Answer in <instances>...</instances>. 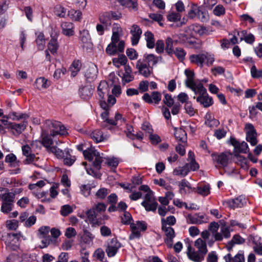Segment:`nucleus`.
<instances>
[{"mask_svg":"<svg viewBox=\"0 0 262 262\" xmlns=\"http://www.w3.org/2000/svg\"><path fill=\"white\" fill-rule=\"evenodd\" d=\"M162 60L161 56H156L153 54H145L142 58L137 60L136 68L140 74L148 77L152 73L153 67Z\"/></svg>","mask_w":262,"mask_h":262,"instance_id":"1","label":"nucleus"},{"mask_svg":"<svg viewBox=\"0 0 262 262\" xmlns=\"http://www.w3.org/2000/svg\"><path fill=\"white\" fill-rule=\"evenodd\" d=\"M83 155L85 159L92 162L93 168H87L85 167L87 173L97 177L98 174L96 171L101 169V164L103 161V157L100 154L94 147H91L83 151Z\"/></svg>","mask_w":262,"mask_h":262,"instance_id":"2","label":"nucleus"},{"mask_svg":"<svg viewBox=\"0 0 262 262\" xmlns=\"http://www.w3.org/2000/svg\"><path fill=\"white\" fill-rule=\"evenodd\" d=\"M219 224L216 222H211L209 227L208 230L212 233V236L214 240L212 238L208 239L207 241L208 245L212 246L214 241H221L223 238H228L230 236V232L229 228L226 226H222L221 227L220 231L219 232Z\"/></svg>","mask_w":262,"mask_h":262,"instance_id":"3","label":"nucleus"},{"mask_svg":"<svg viewBox=\"0 0 262 262\" xmlns=\"http://www.w3.org/2000/svg\"><path fill=\"white\" fill-rule=\"evenodd\" d=\"M43 128L45 132H50V135L53 137L57 135H65L68 133L61 123L56 121L46 120L43 124Z\"/></svg>","mask_w":262,"mask_h":262,"instance_id":"4","label":"nucleus"},{"mask_svg":"<svg viewBox=\"0 0 262 262\" xmlns=\"http://www.w3.org/2000/svg\"><path fill=\"white\" fill-rule=\"evenodd\" d=\"M189 59L192 63L196 64L201 68L203 67L204 63L207 66H210L214 61L213 55L209 53L193 54L190 56Z\"/></svg>","mask_w":262,"mask_h":262,"instance_id":"5","label":"nucleus"},{"mask_svg":"<svg viewBox=\"0 0 262 262\" xmlns=\"http://www.w3.org/2000/svg\"><path fill=\"white\" fill-rule=\"evenodd\" d=\"M215 166L217 167H225L231 162L232 154L230 152H214L211 155Z\"/></svg>","mask_w":262,"mask_h":262,"instance_id":"6","label":"nucleus"},{"mask_svg":"<svg viewBox=\"0 0 262 262\" xmlns=\"http://www.w3.org/2000/svg\"><path fill=\"white\" fill-rule=\"evenodd\" d=\"M192 91L195 95H199L196 98V101L203 105L204 107H208L213 104L212 99L208 96L206 89L203 85H199V88Z\"/></svg>","mask_w":262,"mask_h":262,"instance_id":"7","label":"nucleus"},{"mask_svg":"<svg viewBox=\"0 0 262 262\" xmlns=\"http://www.w3.org/2000/svg\"><path fill=\"white\" fill-rule=\"evenodd\" d=\"M15 194L12 192L4 193L2 195V203L1 210L2 212L8 214L12 210L14 206Z\"/></svg>","mask_w":262,"mask_h":262,"instance_id":"8","label":"nucleus"},{"mask_svg":"<svg viewBox=\"0 0 262 262\" xmlns=\"http://www.w3.org/2000/svg\"><path fill=\"white\" fill-rule=\"evenodd\" d=\"M23 236L20 232L17 233H7L3 236V241H4L6 246L10 249L15 250L18 248L19 239Z\"/></svg>","mask_w":262,"mask_h":262,"instance_id":"9","label":"nucleus"},{"mask_svg":"<svg viewBox=\"0 0 262 262\" xmlns=\"http://www.w3.org/2000/svg\"><path fill=\"white\" fill-rule=\"evenodd\" d=\"M132 233L129 236V239L139 238L141 236V232L144 231L147 229V224L144 221H137L130 225Z\"/></svg>","mask_w":262,"mask_h":262,"instance_id":"10","label":"nucleus"},{"mask_svg":"<svg viewBox=\"0 0 262 262\" xmlns=\"http://www.w3.org/2000/svg\"><path fill=\"white\" fill-rule=\"evenodd\" d=\"M245 129L246 130V140L252 146H255L257 143V134L253 125L251 123H247Z\"/></svg>","mask_w":262,"mask_h":262,"instance_id":"11","label":"nucleus"},{"mask_svg":"<svg viewBox=\"0 0 262 262\" xmlns=\"http://www.w3.org/2000/svg\"><path fill=\"white\" fill-rule=\"evenodd\" d=\"M185 74L187 77L185 81V85L192 91H194L195 89L199 88V85H203L201 82L194 80V73L193 71L186 69L185 71Z\"/></svg>","mask_w":262,"mask_h":262,"instance_id":"12","label":"nucleus"},{"mask_svg":"<svg viewBox=\"0 0 262 262\" xmlns=\"http://www.w3.org/2000/svg\"><path fill=\"white\" fill-rule=\"evenodd\" d=\"M187 222L192 224H202L208 222L207 216L203 213L188 214L186 217Z\"/></svg>","mask_w":262,"mask_h":262,"instance_id":"13","label":"nucleus"},{"mask_svg":"<svg viewBox=\"0 0 262 262\" xmlns=\"http://www.w3.org/2000/svg\"><path fill=\"white\" fill-rule=\"evenodd\" d=\"M121 247V244L116 238H112L108 242L107 247L105 249L107 255L108 257L114 256Z\"/></svg>","mask_w":262,"mask_h":262,"instance_id":"14","label":"nucleus"},{"mask_svg":"<svg viewBox=\"0 0 262 262\" xmlns=\"http://www.w3.org/2000/svg\"><path fill=\"white\" fill-rule=\"evenodd\" d=\"M185 32L188 35H190L191 36H193L197 34L200 35L208 34V30L205 27L197 24L190 25L186 30Z\"/></svg>","mask_w":262,"mask_h":262,"instance_id":"15","label":"nucleus"},{"mask_svg":"<svg viewBox=\"0 0 262 262\" xmlns=\"http://www.w3.org/2000/svg\"><path fill=\"white\" fill-rule=\"evenodd\" d=\"M162 230L164 232L166 237L164 242L167 247L172 248L173 246V238L176 236L175 232L172 227H161Z\"/></svg>","mask_w":262,"mask_h":262,"instance_id":"16","label":"nucleus"},{"mask_svg":"<svg viewBox=\"0 0 262 262\" xmlns=\"http://www.w3.org/2000/svg\"><path fill=\"white\" fill-rule=\"evenodd\" d=\"M23 121L20 123H15L12 122L10 127L9 129V132L15 136H18L21 134L25 130L27 125V120L23 119Z\"/></svg>","mask_w":262,"mask_h":262,"instance_id":"17","label":"nucleus"},{"mask_svg":"<svg viewBox=\"0 0 262 262\" xmlns=\"http://www.w3.org/2000/svg\"><path fill=\"white\" fill-rule=\"evenodd\" d=\"M130 33L131 34V42L133 46L137 45L140 39L142 31L140 27L136 24L132 26Z\"/></svg>","mask_w":262,"mask_h":262,"instance_id":"18","label":"nucleus"},{"mask_svg":"<svg viewBox=\"0 0 262 262\" xmlns=\"http://www.w3.org/2000/svg\"><path fill=\"white\" fill-rule=\"evenodd\" d=\"M85 215L86 216L85 221L90 223L92 227L99 226L102 224L101 222L97 219V214L94 209H88L85 212Z\"/></svg>","mask_w":262,"mask_h":262,"instance_id":"19","label":"nucleus"},{"mask_svg":"<svg viewBox=\"0 0 262 262\" xmlns=\"http://www.w3.org/2000/svg\"><path fill=\"white\" fill-rule=\"evenodd\" d=\"M230 143L234 146L236 152L246 154L249 151L248 145L245 141L239 143L235 138H231Z\"/></svg>","mask_w":262,"mask_h":262,"instance_id":"20","label":"nucleus"},{"mask_svg":"<svg viewBox=\"0 0 262 262\" xmlns=\"http://www.w3.org/2000/svg\"><path fill=\"white\" fill-rule=\"evenodd\" d=\"M187 254L189 259L195 262L202 261L204 259L205 255L199 251H195L189 244L187 246Z\"/></svg>","mask_w":262,"mask_h":262,"instance_id":"21","label":"nucleus"},{"mask_svg":"<svg viewBox=\"0 0 262 262\" xmlns=\"http://www.w3.org/2000/svg\"><path fill=\"white\" fill-rule=\"evenodd\" d=\"M110 88L108 84L105 81H101L97 88L98 95L101 100H104L108 95Z\"/></svg>","mask_w":262,"mask_h":262,"instance_id":"22","label":"nucleus"},{"mask_svg":"<svg viewBox=\"0 0 262 262\" xmlns=\"http://www.w3.org/2000/svg\"><path fill=\"white\" fill-rule=\"evenodd\" d=\"M189 7L187 16L190 19H194L196 17H199L200 13L203 14L200 7L196 4H190Z\"/></svg>","mask_w":262,"mask_h":262,"instance_id":"23","label":"nucleus"},{"mask_svg":"<svg viewBox=\"0 0 262 262\" xmlns=\"http://www.w3.org/2000/svg\"><path fill=\"white\" fill-rule=\"evenodd\" d=\"M245 198L242 196H239L234 199L228 200L227 203L229 207L232 208L242 207L245 203Z\"/></svg>","mask_w":262,"mask_h":262,"instance_id":"24","label":"nucleus"},{"mask_svg":"<svg viewBox=\"0 0 262 262\" xmlns=\"http://www.w3.org/2000/svg\"><path fill=\"white\" fill-rule=\"evenodd\" d=\"M193 191L202 196H207L210 193V187L209 184H199L192 188Z\"/></svg>","mask_w":262,"mask_h":262,"instance_id":"25","label":"nucleus"},{"mask_svg":"<svg viewBox=\"0 0 262 262\" xmlns=\"http://www.w3.org/2000/svg\"><path fill=\"white\" fill-rule=\"evenodd\" d=\"M59 48V43L57 41V37L51 35V39L48 44V50L53 55H56Z\"/></svg>","mask_w":262,"mask_h":262,"instance_id":"26","label":"nucleus"},{"mask_svg":"<svg viewBox=\"0 0 262 262\" xmlns=\"http://www.w3.org/2000/svg\"><path fill=\"white\" fill-rule=\"evenodd\" d=\"M175 36H172V38H167L165 43L166 47L165 50L169 55H172L173 52V45H176L177 43V39L175 38Z\"/></svg>","mask_w":262,"mask_h":262,"instance_id":"27","label":"nucleus"},{"mask_svg":"<svg viewBox=\"0 0 262 262\" xmlns=\"http://www.w3.org/2000/svg\"><path fill=\"white\" fill-rule=\"evenodd\" d=\"M62 33L66 36H72L74 35V25L69 22H64L61 24Z\"/></svg>","mask_w":262,"mask_h":262,"instance_id":"28","label":"nucleus"},{"mask_svg":"<svg viewBox=\"0 0 262 262\" xmlns=\"http://www.w3.org/2000/svg\"><path fill=\"white\" fill-rule=\"evenodd\" d=\"M120 4L124 7L131 9L134 11L138 10L137 0H116Z\"/></svg>","mask_w":262,"mask_h":262,"instance_id":"29","label":"nucleus"},{"mask_svg":"<svg viewBox=\"0 0 262 262\" xmlns=\"http://www.w3.org/2000/svg\"><path fill=\"white\" fill-rule=\"evenodd\" d=\"M34 85L37 89L41 90L48 88L50 85V83L48 79L45 77H41L36 79Z\"/></svg>","mask_w":262,"mask_h":262,"instance_id":"30","label":"nucleus"},{"mask_svg":"<svg viewBox=\"0 0 262 262\" xmlns=\"http://www.w3.org/2000/svg\"><path fill=\"white\" fill-rule=\"evenodd\" d=\"M6 119H10L14 121H19L21 119L28 120L29 115L27 114H18L16 112H12L9 113L7 116L3 117Z\"/></svg>","mask_w":262,"mask_h":262,"instance_id":"31","label":"nucleus"},{"mask_svg":"<svg viewBox=\"0 0 262 262\" xmlns=\"http://www.w3.org/2000/svg\"><path fill=\"white\" fill-rule=\"evenodd\" d=\"M112 32L113 34L111 40L113 42H118L119 41L120 37L122 35V28L118 24H115L113 27Z\"/></svg>","mask_w":262,"mask_h":262,"instance_id":"32","label":"nucleus"},{"mask_svg":"<svg viewBox=\"0 0 262 262\" xmlns=\"http://www.w3.org/2000/svg\"><path fill=\"white\" fill-rule=\"evenodd\" d=\"M22 151L23 154L26 156V159L24 161L25 164H29L34 161L35 156L33 154H31V150L30 147L26 145L22 147Z\"/></svg>","mask_w":262,"mask_h":262,"instance_id":"33","label":"nucleus"},{"mask_svg":"<svg viewBox=\"0 0 262 262\" xmlns=\"http://www.w3.org/2000/svg\"><path fill=\"white\" fill-rule=\"evenodd\" d=\"M194 246L198 250V251L203 254L207 253V248L206 242L202 238H199L194 242Z\"/></svg>","mask_w":262,"mask_h":262,"instance_id":"34","label":"nucleus"},{"mask_svg":"<svg viewBox=\"0 0 262 262\" xmlns=\"http://www.w3.org/2000/svg\"><path fill=\"white\" fill-rule=\"evenodd\" d=\"M128 60L127 57L123 54L119 55L118 57L112 59V63L116 68H119L121 66H125Z\"/></svg>","mask_w":262,"mask_h":262,"instance_id":"35","label":"nucleus"},{"mask_svg":"<svg viewBox=\"0 0 262 262\" xmlns=\"http://www.w3.org/2000/svg\"><path fill=\"white\" fill-rule=\"evenodd\" d=\"M91 138L96 143L103 141L107 139L105 136H104L102 132L99 129L94 130L90 135Z\"/></svg>","mask_w":262,"mask_h":262,"instance_id":"36","label":"nucleus"},{"mask_svg":"<svg viewBox=\"0 0 262 262\" xmlns=\"http://www.w3.org/2000/svg\"><path fill=\"white\" fill-rule=\"evenodd\" d=\"M71 150L69 148L65 149V157L63 158V163L67 166H71L75 161V156L71 155Z\"/></svg>","mask_w":262,"mask_h":262,"instance_id":"37","label":"nucleus"},{"mask_svg":"<svg viewBox=\"0 0 262 262\" xmlns=\"http://www.w3.org/2000/svg\"><path fill=\"white\" fill-rule=\"evenodd\" d=\"M176 222V219L173 215H170L166 218L162 217L161 219V227H171L172 226L175 225Z\"/></svg>","mask_w":262,"mask_h":262,"instance_id":"38","label":"nucleus"},{"mask_svg":"<svg viewBox=\"0 0 262 262\" xmlns=\"http://www.w3.org/2000/svg\"><path fill=\"white\" fill-rule=\"evenodd\" d=\"M146 41V46L149 49H152L155 46V39L154 34L150 31L145 32L144 34Z\"/></svg>","mask_w":262,"mask_h":262,"instance_id":"39","label":"nucleus"},{"mask_svg":"<svg viewBox=\"0 0 262 262\" xmlns=\"http://www.w3.org/2000/svg\"><path fill=\"white\" fill-rule=\"evenodd\" d=\"M205 124L208 126L213 128L217 127L219 124L220 122L218 120L215 119L210 113H207L206 115V121Z\"/></svg>","mask_w":262,"mask_h":262,"instance_id":"40","label":"nucleus"},{"mask_svg":"<svg viewBox=\"0 0 262 262\" xmlns=\"http://www.w3.org/2000/svg\"><path fill=\"white\" fill-rule=\"evenodd\" d=\"M93 90L89 86H84L80 89L79 94L83 99H88L93 95Z\"/></svg>","mask_w":262,"mask_h":262,"instance_id":"41","label":"nucleus"},{"mask_svg":"<svg viewBox=\"0 0 262 262\" xmlns=\"http://www.w3.org/2000/svg\"><path fill=\"white\" fill-rule=\"evenodd\" d=\"M174 136L178 141L185 143L187 141V134L185 131L182 128H176L174 132Z\"/></svg>","mask_w":262,"mask_h":262,"instance_id":"42","label":"nucleus"},{"mask_svg":"<svg viewBox=\"0 0 262 262\" xmlns=\"http://www.w3.org/2000/svg\"><path fill=\"white\" fill-rule=\"evenodd\" d=\"M82 67L81 62L79 60H75L70 66V69L71 71V75L75 77L77 73L80 70Z\"/></svg>","mask_w":262,"mask_h":262,"instance_id":"43","label":"nucleus"},{"mask_svg":"<svg viewBox=\"0 0 262 262\" xmlns=\"http://www.w3.org/2000/svg\"><path fill=\"white\" fill-rule=\"evenodd\" d=\"M79 38L83 44L91 45V39L89 32L86 30H83L80 32Z\"/></svg>","mask_w":262,"mask_h":262,"instance_id":"44","label":"nucleus"},{"mask_svg":"<svg viewBox=\"0 0 262 262\" xmlns=\"http://www.w3.org/2000/svg\"><path fill=\"white\" fill-rule=\"evenodd\" d=\"M188 165L185 164L183 166L176 168L173 170V174L176 176H181L182 177L186 176L189 172V170L188 169Z\"/></svg>","mask_w":262,"mask_h":262,"instance_id":"45","label":"nucleus"},{"mask_svg":"<svg viewBox=\"0 0 262 262\" xmlns=\"http://www.w3.org/2000/svg\"><path fill=\"white\" fill-rule=\"evenodd\" d=\"M97 73V67L95 65H93L87 70L85 75L88 79L92 80L96 78Z\"/></svg>","mask_w":262,"mask_h":262,"instance_id":"46","label":"nucleus"},{"mask_svg":"<svg viewBox=\"0 0 262 262\" xmlns=\"http://www.w3.org/2000/svg\"><path fill=\"white\" fill-rule=\"evenodd\" d=\"M239 19L242 24L252 26L255 23L254 19L248 14L240 15Z\"/></svg>","mask_w":262,"mask_h":262,"instance_id":"47","label":"nucleus"},{"mask_svg":"<svg viewBox=\"0 0 262 262\" xmlns=\"http://www.w3.org/2000/svg\"><path fill=\"white\" fill-rule=\"evenodd\" d=\"M141 204L147 211H155L158 207V203L156 201L150 202H142Z\"/></svg>","mask_w":262,"mask_h":262,"instance_id":"48","label":"nucleus"},{"mask_svg":"<svg viewBox=\"0 0 262 262\" xmlns=\"http://www.w3.org/2000/svg\"><path fill=\"white\" fill-rule=\"evenodd\" d=\"M82 13L79 10L72 9L68 12V16L75 21H80L82 18Z\"/></svg>","mask_w":262,"mask_h":262,"instance_id":"49","label":"nucleus"},{"mask_svg":"<svg viewBox=\"0 0 262 262\" xmlns=\"http://www.w3.org/2000/svg\"><path fill=\"white\" fill-rule=\"evenodd\" d=\"M36 42L39 50H42L44 49L46 44V41L45 36L42 33H39V34L37 35V38L36 39Z\"/></svg>","mask_w":262,"mask_h":262,"instance_id":"50","label":"nucleus"},{"mask_svg":"<svg viewBox=\"0 0 262 262\" xmlns=\"http://www.w3.org/2000/svg\"><path fill=\"white\" fill-rule=\"evenodd\" d=\"M5 162L10 164L12 167H16L18 164L16 157L13 154H9L5 157Z\"/></svg>","mask_w":262,"mask_h":262,"instance_id":"51","label":"nucleus"},{"mask_svg":"<svg viewBox=\"0 0 262 262\" xmlns=\"http://www.w3.org/2000/svg\"><path fill=\"white\" fill-rule=\"evenodd\" d=\"M49 151L53 153L57 158L61 159L65 157V150L63 151L56 146L50 147Z\"/></svg>","mask_w":262,"mask_h":262,"instance_id":"52","label":"nucleus"},{"mask_svg":"<svg viewBox=\"0 0 262 262\" xmlns=\"http://www.w3.org/2000/svg\"><path fill=\"white\" fill-rule=\"evenodd\" d=\"M118 42H112L107 46L106 48V52L110 55L116 54L118 51L117 49V43Z\"/></svg>","mask_w":262,"mask_h":262,"instance_id":"53","label":"nucleus"},{"mask_svg":"<svg viewBox=\"0 0 262 262\" xmlns=\"http://www.w3.org/2000/svg\"><path fill=\"white\" fill-rule=\"evenodd\" d=\"M181 14L179 13L176 12H171L167 16L168 20L171 22H177L180 21L181 20Z\"/></svg>","mask_w":262,"mask_h":262,"instance_id":"54","label":"nucleus"},{"mask_svg":"<svg viewBox=\"0 0 262 262\" xmlns=\"http://www.w3.org/2000/svg\"><path fill=\"white\" fill-rule=\"evenodd\" d=\"M73 211V208L69 205H65L61 207L60 212L61 215L63 216H68Z\"/></svg>","mask_w":262,"mask_h":262,"instance_id":"55","label":"nucleus"},{"mask_svg":"<svg viewBox=\"0 0 262 262\" xmlns=\"http://www.w3.org/2000/svg\"><path fill=\"white\" fill-rule=\"evenodd\" d=\"M54 12L56 15L60 17H64L66 14V9L59 5L55 7Z\"/></svg>","mask_w":262,"mask_h":262,"instance_id":"56","label":"nucleus"},{"mask_svg":"<svg viewBox=\"0 0 262 262\" xmlns=\"http://www.w3.org/2000/svg\"><path fill=\"white\" fill-rule=\"evenodd\" d=\"M18 227V221L16 220H9L6 222V227L9 230H16Z\"/></svg>","mask_w":262,"mask_h":262,"instance_id":"57","label":"nucleus"},{"mask_svg":"<svg viewBox=\"0 0 262 262\" xmlns=\"http://www.w3.org/2000/svg\"><path fill=\"white\" fill-rule=\"evenodd\" d=\"M180 191L181 193L186 192V188L191 189L190 183L185 179L182 180L179 184Z\"/></svg>","mask_w":262,"mask_h":262,"instance_id":"58","label":"nucleus"},{"mask_svg":"<svg viewBox=\"0 0 262 262\" xmlns=\"http://www.w3.org/2000/svg\"><path fill=\"white\" fill-rule=\"evenodd\" d=\"M126 54L129 59L132 60L137 59L138 57L137 52L133 48L127 49L126 51Z\"/></svg>","mask_w":262,"mask_h":262,"instance_id":"59","label":"nucleus"},{"mask_svg":"<svg viewBox=\"0 0 262 262\" xmlns=\"http://www.w3.org/2000/svg\"><path fill=\"white\" fill-rule=\"evenodd\" d=\"M105 163L111 167H116L119 164V160L115 157H110L105 159Z\"/></svg>","mask_w":262,"mask_h":262,"instance_id":"60","label":"nucleus"},{"mask_svg":"<svg viewBox=\"0 0 262 262\" xmlns=\"http://www.w3.org/2000/svg\"><path fill=\"white\" fill-rule=\"evenodd\" d=\"M177 58L181 61L183 60L185 56L186 53L184 50L181 48H177L175 50H173V52Z\"/></svg>","mask_w":262,"mask_h":262,"instance_id":"61","label":"nucleus"},{"mask_svg":"<svg viewBox=\"0 0 262 262\" xmlns=\"http://www.w3.org/2000/svg\"><path fill=\"white\" fill-rule=\"evenodd\" d=\"M213 12L215 15L220 16L225 14V9L223 6L221 5H218L214 8Z\"/></svg>","mask_w":262,"mask_h":262,"instance_id":"62","label":"nucleus"},{"mask_svg":"<svg viewBox=\"0 0 262 262\" xmlns=\"http://www.w3.org/2000/svg\"><path fill=\"white\" fill-rule=\"evenodd\" d=\"M50 228L47 226H43L40 227L38 230V236L39 237H45L50 236L49 235Z\"/></svg>","mask_w":262,"mask_h":262,"instance_id":"63","label":"nucleus"},{"mask_svg":"<svg viewBox=\"0 0 262 262\" xmlns=\"http://www.w3.org/2000/svg\"><path fill=\"white\" fill-rule=\"evenodd\" d=\"M81 193L85 196L87 197L90 194L91 187L89 184L82 185L80 187Z\"/></svg>","mask_w":262,"mask_h":262,"instance_id":"64","label":"nucleus"}]
</instances>
